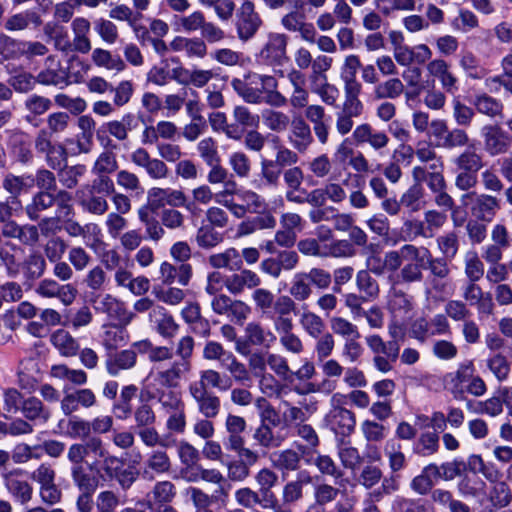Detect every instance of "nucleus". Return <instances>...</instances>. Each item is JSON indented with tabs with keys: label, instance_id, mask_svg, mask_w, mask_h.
Masks as SVG:
<instances>
[{
	"label": "nucleus",
	"instance_id": "f257e3e1",
	"mask_svg": "<svg viewBox=\"0 0 512 512\" xmlns=\"http://www.w3.org/2000/svg\"><path fill=\"white\" fill-rule=\"evenodd\" d=\"M105 456L100 442L92 441L85 445H70L67 448L66 459L70 463V478L73 485L79 491L76 498L77 512H92L94 507L93 494L98 488V478L90 474L89 470L95 468L96 462L86 465L87 458H99Z\"/></svg>",
	"mask_w": 512,
	"mask_h": 512
},
{
	"label": "nucleus",
	"instance_id": "f03ea898",
	"mask_svg": "<svg viewBox=\"0 0 512 512\" xmlns=\"http://www.w3.org/2000/svg\"><path fill=\"white\" fill-rule=\"evenodd\" d=\"M332 282L331 275L322 268H311L309 271H301L294 274L290 287L289 296L298 302L308 300L312 293V286L318 289H327Z\"/></svg>",
	"mask_w": 512,
	"mask_h": 512
},
{
	"label": "nucleus",
	"instance_id": "7ed1b4c3",
	"mask_svg": "<svg viewBox=\"0 0 512 512\" xmlns=\"http://www.w3.org/2000/svg\"><path fill=\"white\" fill-rule=\"evenodd\" d=\"M263 24L254 2L244 0L235 13L234 28L238 40L242 43L249 42L257 35Z\"/></svg>",
	"mask_w": 512,
	"mask_h": 512
},
{
	"label": "nucleus",
	"instance_id": "20e7f679",
	"mask_svg": "<svg viewBox=\"0 0 512 512\" xmlns=\"http://www.w3.org/2000/svg\"><path fill=\"white\" fill-rule=\"evenodd\" d=\"M158 403L168 415L166 429L172 433L183 434L187 426V416L182 398L173 391H163L158 396Z\"/></svg>",
	"mask_w": 512,
	"mask_h": 512
},
{
	"label": "nucleus",
	"instance_id": "39448f33",
	"mask_svg": "<svg viewBox=\"0 0 512 512\" xmlns=\"http://www.w3.org/2000/svg\"><path fill=\"white\" fill-rule=\"evenodd\" d=\"M484 151L490 157H497L509 152L512 146V136L499 125L488 124L482 127Z\"/></svg>",
	"mask_w": 512,
	"mask_h": 512
},
{
	"label": "nucleus",
	"instance_id": "423d86ee",
	"mask_svg": "<svg viewBox=\"0 0 512 512\" xmlns=\"http://www.w3.org/2000/svg\"><path fill=\"white\" fill-rule=\"evenodd\" d=\"M415 303L413 296L399 289L397 285L390 284L387 295V310L392 319L408 321L414 315Z\"/></svg>",
	"mask_w": 512,
	"mask_h": 512
},
{
	"label": "nucleus",
	"instance_id": "0eeeda50",
	"mask_svg": "<svg viewBox=\"0 0 512 512\" xmlns=\"http://www.w3.org/2000/svg\"><path fill=\"white\" fill-rule=\"evenodd\" d=\"M35 292L42 298L58 299L64 306L71 305L78 294V290L73 284H61L53 278L42 279L38 283Z\"/></svg>",
	"mask_w": 512,
	"mask_h": 512
},
{
	"label": "nucleus",
	"instance_id": "6e6552de",
	"mask_svg": "<svg viewBox=\"0 0 512 512\" xmlns=\"http://www.w3.org/2000/svg\"><path fill=\"white\" fill-rule=\"evenodd\" d=\"M277 340L276 334L260 322H249L245 327V344L237 343L236 351L242 355L248 354V346L270 348Z\"/></svg>",
	"mask_w": 512,
	"mask_h": 512
},
{
	"label": "nucleus",
	"instance_id": "1a4fd4ad",
	"mask_svg": "<svg viewBox=\"0 0 512 512\" xmlns=\"http://www.w3.org/2000/svg\"><path fill=\"white\" fill-rule=\"evenodd\" d=\"M172 461L167 451L163 448L152 449L146 454L141 467V477L147 481H153L156 477L170 473Z\"/></svg>",
	"mask_w": 512,
	"mask_h": 512
},
{
	"label": "nucleus",
	"instance_id": "9d476101",
	"mask_svg": "<svg viewBox=\"0 0 512 512\" xmlns=\"http://www.w3.org/2000/svg\"><path fill=\"white\" fill-rule=\"evenodd\" d=\"M191 371L192 367L179 360H175L166 367L156 368L151 372V376L161 387L173 389L179 387L181 381L184 380Z\"/></svg>",
	"mask_w": 512,
	"mask_h": 512
},
{
	"label": "nucleus",
	"instance_id": "9b49d317",
	"mask_svg": "<svg viewBox=\"0 0 512 512\" xmlns=\"http://www.w3.org/2000/svg\"><path fill=\"white\" fill-rule=\"evenodd\" d=\"M288 37L281 33H269L259 51V59L269 65H281L287 59Z\"/></svg>",
	"mask_w": 512,
	"mask_h": 512
},
{
	"label": "nucleus",
	"instance_id": "f8f14e48",
	"mask_svg": "<svg viewBox=\"0 0 512 512\" xmlns=\"http://www.w3.org/2000/svg\"><path fill=\"white\" fill-rule=\"evenodd\" d=\"M22 474V470L14 469L10 471H4L1 474L3 485L15 502L20 505L28 504L33 498V487L32 485L19 476Z\"/></svg>",
	"mask_w": 512,
	"mask_h": 512
},
{
	"label": "nucleus",
	"instance_id": "ddd939ff",
	"mask_svg": "<svg viewBox=\"0 0 512 512\" xmlns=\"http://www.w3.org/2000/svg\"><path fill=\"white\" fill-rule=\"evenodd\" d=\"M428 76L433 81L438 80L441 88L450 95H455L459 90L458 78L451 71V65L443 58H434L426 64Z\"/></svg>",
	"mask_w": 512,
	"mask_h": 512
},
{
	"label": "nucleus",
	"instance_id": "4468645a",
	"mask_svg": "<svg viewBox=\"0 0 512 512\" xmlns=\"http://www.w3.org/2000/svg\"><path fill=\"white\" fill-rule=\"evenodd\" d=\"M421 250H425L426 253H419V259L413 261H405L401 269L396 274H389L388 280L393 285H410L413 283H419L423 280V268H424V257L429 254V249L426 247H420Z\"/></svg>",
	"mask_w": 512,
	"mask_h": 512
},
{
	"label": "nucleus",
	"instance_id": "2eb2a0df",
	"mask_svg": "<svg viewBox=\"0 0 512 512\" xmlns=\"http://www.w3.org/2000/svg\"><path fill=\"white\" fill-rule=\"evenodd\" d=\"M97 404L95 393L89 388L75 389L71 392L64 389L61 399V410L65 416H70L80 408L90 409Z\"/></svg>",
	"mask_w": 512,
	"mask_h": 512
},
{
	"label": "nucleus",
	"instance_id": "dca6fc26",
	"mask_svg": "<svg viewBox=\"0 0 512 512\" xmlns=\"http://www.w3.org/2000/svg\"><path fill=\"white\" fill-rule=\"evenodd\" d=\"M463 302L466 305L476 306L479 314L490 315L494 304L489 293H485L476 282L468 281L461 287Z\"/></svg>",
	"mask_w": 512,
	"mask_h": 512
},
{
	"label": "nucleus",
	"instance_id": "f3484780",
	"mask_svg": "<svg viewBox=\"0 0 512 512\" xmlns=\"http://www.w3.org/2000/svg\"><path fill=\"white\" fill-rule=\"evenodd\" d=\"M352 137L357 144H368L380 154L390 142V138L385 131L377 130L369 123L358 125L354 129Z\"/></svg>",
	"mask_w": 512,
	"mask_h": 512
},
{
	"label": "nucleus",
	"instance_id": "a211bd4d",
	"mask_svg": "<svg viewBox=\"0 0 512 512\" xmlns=\"http://www.w3.org/2000/svg\"><path fill=\"white\" fill-rule=\"evenodd\" d=\"M305 118L312 124L315 137L321 145H326L330 135V116L325 112L323 106L312 104L304 112Z\"/></svg>",
	"mask_w": 512,
	"mask_h": 512
},
{
	"label": "nucleus",
	"instance_id": "6ab92c4d",
	"mask_svg": "<svg viewBox=\"0 0 512 512\" xmlns=\"http://www.w3.org/2000/svg\"><path fill=\"white\" fill-rule=\"evenodd\" d=\"M313 483V476L307 470L297 473L295 479L288 481L282 488L281 505L290 506L304 497V488Z\"/></svg>",
	"mask_w": 512,
	"mask_h": 512
},
{
	"label": "nucleus",
	"instance_id": "aec40b11",
	"mask_svg": "<svg viewBox=\"0 0 512 512\" xmlns=\"http://www.w3.org/2000/svg\"><path fill=\"white\" fill-rule=\"evenodd\" d=\"M288 141L298 153H305L313 144L311 127L301 116L292 119Z\"/></svg>",
	"mask_w": 512,
	"mask_h": 512
},
{
	"label": "nucleus",
	"instance_id": "412c9836",
	"mask_svg": "<svg viewBox=\"0 0 512 512\" xmlns=\"http://www.w3.org/2000/svg\"><path fill=\"white\" fill-rule=\"evenodd\" d=\"M474 196L471 213L472 215L484 222H491L501 208L500 199L489 194H467L464 197Z\"/></svg>",
	"mask_w": 512,
	"mask_h": 512
},
{
	"label": "nucleus",
	"instance_id": "4be33fe9",
	"mask_svg": "<svg viewBox=\"0 0 512 512\" xmlns=\"http://www.w3.org/2000/svg\"><path fill=\"white\" fill-rule=\"evenodd\" d=\"M148 318L153 329L163 338L172 339L179 331V324L163 306L156 305L150 311Z\"/></svg>",
	"mask_w": 512,
	"mask_h": 512
},
{
	"label": "nucleus",
	"instance_id": "5701e85b",
	"mask_svg": "<svg viewBox=\"0 0 512 512\" xmlns=\"http://www.w3.org/2000/svg\"><path fill=\"white\" fill-rule=\"evenodd\" d=\"M137 127V117L132 113H126L119 120H111L104 123L97 131V136L100 139L102 133H108L119 142H126L129 139V132Z\"/></svg>",
	"mask_w": 512,
	"mask_h": 512
},
{
	"label": "nucleus",
	"instance_id": "b1692460",
	"mask_svg": "<svg viewBox=\"0 0 512 512\" xmlns=\"http://www.w3.org/2000/svg\"><path fill=\"white\" fill-rule=\"evenodd\" d=\"M238 272L226 276V289L232 295H240L246 289L254 290L262 283L261 277L250 269H237Z\"/></svg>",
	"mask_w": 512,
	"mask_h": 512
},
{
	"label": "nucleus",
	"instance_id": "393cba45",
	"mask_svg": "<svg viewBox=\"0 0 512 512\" xmlns=\"http://www.w3.org/2000/svg\"><path fill=\"white\" fill-rule=\"evenodd\" d=\"M44 66V69L35 77L38 83L46 86H61L69 83L68 75L55 55H49L45 59Z\"/></svg>",
	"mask_w": 512,
	"mask_h": 512
},
{
	"label": "nucleus",
	"instance_id": "a878e982",
	"mask_svg": "<svg viewBox=\"0 0 512 512\" xmlns=\"http://www.w3.org/2000/svg\"><path fill=\"white\" fill-rule=\"evenodd\" d=\"M424 252L421 248L413 244H405L398 250H390L383 256L385 272L388 271L390 274H396L402 267L405 261H413L419 259V253Z\"/></svg>",
	"mask_w": 512,
	"mask_h": 512
},
{
	"label": "nucleus",
	"instance_id": "bb28decb",
	"mask_svg": "<svg viewBox=\"0 0 512 512\" xmlns=\"http://www.w3.org/2000/svg\"><path fill=\"white\" fill-rule=\"evenodd\" d=\"M137 364V353L133 349H124L107 353L105 368L112 377H117L121 372L133 369Z\"/></svg>",
	"mask_w": 512,
	"mask_h": 512
},
{
	"label": "nucleus",
	"instance_id": "cd10ccee",
	"mask_svg": "<svg viewBox=\"0 0 512 512\" xmlns=\"http://www.w3.org/2000/svg\"><path fill=\"white\" fill-rule=\"evenodd\" d=\"M272 308L269 318L273 320L274 329L294 324L291 315H297V304L289 295L278 296Z\"/></svg>",
	"mask_w": 512,
	"mask_h": 512
},
{
	"label": "nucleus",
	"instance_id": "c85d7f7f",
	"mask_svg": "<svg viewBox=\"0 0 512 512\" xmlns=\"http://www.w3.org/2000/svg\"><path fill=\"white\" fill-rule=\"evenodd\" d=\"M2 187L10 195L9 199H12V203L20 205L19 196L34 188V176L32 174L7 173L2 180Z\"/></svg>",
	"mask_w": 512,
	"mask_h": 512
},
{
	"label": "nucleus",
	"instance_id": "c756f323",
	"mask_svg": "<svg viewBox=\"0 0 512 512\" xmlns=\"http://www.w3.org/2000/svg\"><path fill=\"white\" fill-rule=\"evenodd\" d=\"M188 392L203 417L214 419L220 414L221 399L215 393L193 389H188Z\"/></svg>",
	"mask_w": 512,
	"mask_h": 512
},
{
	"label": "nucleus",
	"instance_id": "7c9ffc66",
	"mask_svg": "<svg viewBox=\"0 0 512 512\" xmlns=\"http://www.w3.org/2000/svg\"><path fill=\"white\" fill-rule=\"evenodd\" d=\"M472 374H474V365L472 361H466L459 364L454 373H449L445 376L447 389L453 395L454 399H464V389L462 385L470 380Z\"/></svg>",
	"mask_w": 512,
	"mask_h": 512
},
{
	"label": "nucleus",
	"instance_id": "2f4dec72",
	"mask_svg": "<svg viewBox=\"0 0 512 512\" xmlns=\"http://www.w3.org/2000/svg\"><path fill=\"white\" fill-rule=\"evenodd\" d=\"M231 386L230 378L221 374L214 369H205L200 371L199 380L190 383L188 389L210 391L209 389H217L226 391Z\"/></svg>",
	"mask_w": 512,
	"mask_h": 512
},
{
	"label": "nucleus",
	"instance_id": "473e14b6",
	"mask_svg": "<svg viewBox=\"0 0 512 512\" xmlns=\"http://www.w3.org/2000/svg\"><path fill=\"white\" fill-rule=\"evenodd\" d=\"M106 197L85 189L77 191L78 203L83 211L97 216L104 215L109 209Z\"/></svg>",
	"mask_w": 512,
	"mask_h": 512
},
{
	"label": "nucleus",
	"instance_id": "72a5a7b5",
	"mask_svg": "<svg viewBox=\"0 0 512 512\" xmlns=\"http://www.w3.org/2000/svg\"><path fill=\"white\" fill-rule=\"evenodd\" d=\"M43 24L40 14L33 10L27 9L8 17L4 23V28L10 32L23 31L30 26L38 28Z\"/></svg>",
	"mask_w": 512,
	"mask_h": 512
},
{
	"label": "nucleus",
	"instance_id": "f704fd0d",
	"mask_svg": "<svg viewBox=\"0 0 512 512\" xmlns=\"http://www.w3.org/2000/svg\"><path fill=\"white\" fill-rule=\"evenodd\" d=\"M139 221L144 225L146 238L158 242L166 234L161 220L156 217V211H152L147 207H140L137 210Z\"/></svg>",
	"mask_w": 512,
	"mask_h": 512
},
{
	"label": "nucleus",
	"instance_id": "c9c22d12",
	"mask_svg": "<svg viewBox=\"0 0 512 512\" xmlns=\"http://www.w3.org/2000/svg\"><path fill=\"white\" fill-rule=\"evenodd\" d=\"M176 495V486L171 481H157L146 496V506L152 508L155 504L172 503Z\"/></svg>",
	"mask_w": 512,
	"mask_h": 512
},
{
	"label": "nucleus",
	"instance_id": "e433bc0d",
	"mask_svg": "<svg viewBox=\"0 0 512 512\" xmlns=\"http://www.w3.org/2000/svg\"><path fill=\"white\" fill-rule=\"evenodd\" d=\"M55 203L56 197L53 193L48 191H38L32 196L31 201L25 206V213L30 220L36 221L40 218L43 212L52 208Z\"/></svg>",
	"mask_w": 512,
	"mask_h": 512
},
{
	"label": "nucleus",
	"instance_id": "4c0bfd02",
	"mask_svg": "<svg viewBox=\"0 0 512 512\" xmlns=\"http://www.w3.org/2000/svg\"><path fill=\"white\" fill-rule=\"evenodd\" d=\"M473 105L476 112L485 115L488 118L495 119L503 117L504 105L501 100L486 93L475 95Z\"/></svg>",
	"mask_w": 512,
	"mask_h": 512
},
{
	"label": "nucleus",
	"instance_id": "58836bf2",
	"mask_svg": "<svg viewBox=\"0 0 512 512\" xmlns=\"http://www.w3.org/2000/svg\"><path fill=\"white\" fill-rule=\"evenodd\" d=\"M208 263L215 269H229L231 271L240 269L243 265L241 255L234 247L210 255Z\"/></svg>",
	"mask_w": 512,
	"mask_h": 512
},
{
	"label": "nucleus",
	"instance_id": "ea45409f",
	"mask_svg": "<svg viewBox=\"0 0 512 512\" xmlns=\"http://www.w3.org/2000/svg\"><path fill=\"white\" fill-rule=\"evenodd\" d=\"M51 344L64 357H74L78 354V341L66 330L58 329L51 335Z\"/></svg>",
	"mask_w": 512,
	"mask_h": 512
},
{
	"label": "nucleus",
	"instance_id": "a19ab883",
	"mask_svg": "<svg viewBox=\"0 0 512 512\" xmlns=\"http://www.w3.org/2000/svg\"><path fill=\"white\" fill-rule=\"evenodd\" d=\"M299 324L303 331L311 338L320 337L326 328L322 317L309 310L307 305L302 306V311L299 314Z\"/></svg>",
	"mask_w": 512,
	"mask_h": 512
},
{
	"label": "nucleus",
	"instance_id": "79ce46f5",
	"mask_svg": "<svg viewBox=\"0 0 512 512\" xmlns=\"http://www.w3.org/2000/svg\"><path fill=\"white\" fill-rule=\"evenodd\" d=\"M431 500L441 508H448L450 512H471L469 505L454 498L451 491L443 488H436L431 491Z\"/></svg>",
	"mask_w": 512,
	"mask_h": 512
},
{
	"label": "nucleus",
	"instance_id": "37998d69",
	"mask_svg": "<svg viewBox=\"0 0 512 512\" xmlns=\"http://www.w3.org/2000/svg\"><path fill=\"white\" fill-rule=\"evenodd\" d=\"M457 171L478 173L484 166L483 157L475 149L466 148L452 160Z\"/></svg>",
	"mask_w": 512,
	"mask_h": 512
},
{
	"label": "nucleus",
	"instance_id": "c03bdc74",
	"mask_svg": "<svg viewBox=\"0 0 512 512\" xmlns=\"http://www.w3.org/2000/svg\"><path fill=\"white\" fill-rule=\"evenodd\" d=\"M256 443L265 449H274L282 445L286 440V435L280 432L275 433L273 428L267 423H261L253 434Z\"/></svg>",
	"mask_w": 512,
	"mask_h": 512
},
{
	"label": "nucleus",
	"instance_id": "a18cd8bd",
	"mask_svg": "<svg viewBox=\"0 0 512 512\" xmlns=\"http://www.w3.org/2000/svg\"><path fill=\"white\" fill-rule=\"evenodd\" d=\"M440 450V437L437 432L426 431L414 442L412 452L420 457H430Z\"/></svg>",
	"mask_w": 512,
	"mask_h": 512
},
{
	"label": "nucleus",
	"instance_id": "49530a36",
	"mask_svg": "<svg viewBox=\"0 0 512 512\" xmlns=\"http://www.w3.org/2000/svg\"><path fill=\"white\" fill-rule=\"evenodd\" d=\"M328 421L332 429H338L341 434L352 432L356 423L354 413L343 407L332 409L328 415Z\"/></svg>",
	"mask_w": 512,
	"mask_h": 512
},
{
	"label": "nucleus",
	"instance_id": "de8ad7c7",
	"mask_svg": "<svg viewBox=\"0 0 512 512\" xmlns=\"http://www.w3.org/2000/svg\"><path fill=\"white\" fill-rule=\"evenodd\" d=\"M251 79H247L246 76L244 79L233 78L231 80V86L233 90L246 102L249 104H261L263 102L264 96H262L260 88L254 87L255 83H252Z\"/></svg>",
	"mask_w": 512,
	"mask_h": 512
},
{
	"label": "nucleus",
	"instance_id": "09e8293b",
	"mask_svg": "<svg viewBox=\"0 0 512 512\" xmlns=\"http://www.w3.org/2000/svg\"><path fill=\"white\" fill-rule=\"evenodd\" d=\"M91 61L97 67L107 70L121 72L125 70L126 64L119 55H113L104 48H95L91 52Z\"/></svg>",
	"mask_w": 512,
	"mask_h": 512
},
{
	"label": "nucleus",
	"instance_id": "8fccbe9b",
	"mask_svg": "<svg viewBox=\"0 0 512 512\" xmlns=\"http://www.w3.org/2000/svg\"><path fill=\"white\" fill-rule=\"evenodd\" d=\"M9 144L13 154L20 163L27 164L32 160L33 153L30 149L27 134L20 130L12 131L9 137Z\"/></svg>",
	"mask_w": 512,
	"mask_h": 512
},
{
	"label": "nucleus",
	"instance_id": "3c124183",
	"mask_svg": "<svg viewBox=\"0 0 512 512\" xmlns=\"http://www.w3.org/2000/svg\"><path fill=\"white\" fill-rule=\"evenodd\" d=\"M254 479L259 487L258 491L265 500V504L274 502L277 498L272 492V488L278 482V475L270 468H262L255 474Z\"/></svg>",
	"mask_w": 512,
	"mask_h": 512
},
{
	"label": "nucleus",
	"instance_id": "603ef678",
	"mask_svg": "<svg viewBox=\"0 0 512 512\" xmlns=\"http://www.w3.org/2000/svg\"><path fill=\"white\" fill-rule=\"evenodd\" d=\"M366 343L373 354L385 356L390 359H398L400 345L398 340L385 342L379 335H370L366 338Z\"/></svg>",
	"mask_w": 512,
	"mask_h": 512
},
{
	"label": "nucleus",
	"instance_id": "864d4df0",
	"mask_svg": "<svg viewBox=\"0 0 512 512\" xmlns=\"http://www.w3.org/2000/svg\"><path fill=\"white\" fill-rule=\"evenodd\" d=\"M246 420L238 415L228 414L225 421V428L229 436L227 438V448H240L241 440L244 439L242 433L246 429Z\"/></svg>",
	"mask_w": 512,
	"mask_h": 512
},
{
	"label": "nucleus",
	"instance_id": "5fc2aeb1",
	"mask_svg": "<svg viewBox=\"0 0 512 512\" xmlns=\"http://www.w3.org/2000/svg\"><path fill=\"white\" fill-rule=\"evenodd\" d=\"M405 91V85L401 79L392 77L377 83L373 90V96L377 100L397 99Z\"/></svg>",
	"mask_w": 512,
	"mask_h": 512
},
{
	"label": "nucleus",
	"instance_id": "6e6d98bb",
	"mask_svg": "<svg viewBox=\"0 0 512 512\" xmlns=\"http://www.w3.org/2000/svg\"><path fill=\"white\" fill-rule=\"evenodd\" d=\"M356 287L362 296L370 301H375L380 296L378 281L367 270H359L355 278Z\"/></svg>",
	"mask_w": 512,
	"mask_h": 512
},
{
	"label": "nucleus",
	"instance_id": "4d7b16f0",
	"mask_svg": "<svg viewBox=\"0 0 512 512\" xmlns=\"http://www.w3.org/2000/svg\"><path fill=\"white\" fill-rule=\"evenodd\" d=\"M206 21L207 19L204 12L201 10H195L188 15L175 16L174 26L176 30L190 34L196 31L201 32Z\"/></svg>",
	"mask_w": 512,
	"mask_h": 512
},
{
	"label": "nucleus",
	"instance_id": "13d9d810",
	"mask_svg": "<svg viewBox=\"0 0 512 512\" xmlns=\"http://www.w3.org/2000/svg\"><path fill=\"white\" fill-rule=\"evenodd\" d=\"M272 463L280 471H297L301 464V455L293 449L276 451L272 454Z\"/></svg>",
	"mask_w": 512,
	"mask_h": 512
},
{
	"label": "nucleus",
	"instance_id": "bf43d9fd",
	"mask_svg": "<svg viewBox=\"0 0 512 512\" xmlns=\"http://www.w3.org/2000/svg\"><path fill=\"white\" fill-rule=\"evenodd\" d=\"M20 411L30 421L40 419L46 422L51 416L50 410L35 396L24 399Z\"/></svg>",
	"mask_w": 512,
	"mask_h": 512
},
{
	"label": "nucleus",
	"instance_id": "052dcab7",
	"mask_svg": "<svg viewBox=\"0 0 512 512\" xmlns=\"http://www.w3.org/2000/svg\"><path fill=\"white\" fill-rule=\"evenodd\" d=\"M128 342V334L124 327L107 326L102 336V345L107 353L116 351Z\"/></svg>",
	"mask_w": 512,
	"mask_h": 512
},
{
	"label": "nucleus",
	"instance_id": "680f3d73",
	"mask_svg": "<svg viewBox=\"0 0 512 512\" xmlns=\"http://www.w3.org/2000/svg\"><path fill=\"white\" fill-rule=\"evenodd\" d=\"M261 117L265 127L277 133L286 131L292 122L286 113L274 109L263 110Z\"/></svg>",
	"mask_w": 512,
	"mask_h": 512
},
{
	"label": "nucleus",
	"instance_id": "e2e57ef3",
	"mask_svg": "<svg viewBox=\"0 0 512 512\" xmlns=\"http://www.w3.org/2000/svg\"><path fill=\"white\" fill-rule=\"evenodd\" d=\"M384 453L388 459V465L392 473H397L407 466V458L402 451L400 443L394 440L387 441L384 447Z\"/></svg>",
	"mask_w": 512,
	"mask_h": 512
},
{
	"label": "nucleus",
	"instance_id": "0e129e2a",
	"mask_svg": "<svg viewBox=\"0 0 512 512\" xmlns=\"http://www.w3.org/2000/svg\"><path fill=\"white\" fill-rule=\"evenodd\" d=\"M452 116L459 127H470L476 116L475 107L466 105L460 96H454L452 101Z\"/></svg>",
	"mask_w": 512,
	"mask_h": 512
},
{
	"label": "nucleus",
	"instance_id": "69168bd1",
	"mask_svg": "<svg viewBox=\"0 0 512 512\" xmlns=\"http://www.w3.org/2000/svg\"><path fill=\"white\" fill-rule=\"evenodd\" d=\"M424 188L418 183L411 185L400 198L401 206L410 212H418L424 207Z\"/></svg>",
	"mask_w": 512,
	"mask_h": 512
},
{
	"label": "nucleus",
	"instance_id": "338daca9",
	"mask_svg": "<svg viewBox=\"0 0 512 512\" xmlns=\"http://www.w3.org/2000/svg\"><path fill=\"white\" fill-rule=\"evenodd\" d=\"M22 269L26 279H39L45 273L46 260L40 253H31L23 261Z\"/></svg>",
	"mask_w": 512,
	"mask_h": 512
},
{
	"label": "nucleus",
	"instance_id": "774afa93",
	"mask_svg": "<svg viewBox=\"0 0 512 512\" xmlns=\"http://www.w3.org/2000/svg\"><path fill=\"white\" fill-rule=\"evenodd\" d=\"M488 500L496 509L505 508L512 502V491L505 481L491 486L488 493Z\"/></svg>",
	"mask_w": 512,
	"mask_h": 512
}]
</instances>
